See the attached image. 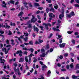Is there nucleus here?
Wrapping results in <instances>:
<instances>
[{"mask_svg":"<svg viewBox=\"0 0 79 79\" xmlns=\"http://www.w3.org/2000/svg\"><path fill=\"white\" fill-rule=\"evenodd\" d=\"M2 6L4 8H6V4H5V5H2Z\"/></svg>","mask_w":79,"mask_h":79,"instance_id":"ea45409f","label":"nucleus"},{"mask_svg":"<svg viewBox=\"0 0 79 79\" xmlns=\"http://www.w3.org/2000/svg\"><path fill=\"white\" fill-rule=\"evenodd\" d=\"M66 68L67 69H69V65H67Z\"/></svg>","mask_w":79,"mask_h":79,"instance_id":"c03bdc74","label":"nucleus"},{"mask_svg":"<svg viewBox=\"0 0 79 79\" xmlns=\"http://www.w3.org/2000/svg\"><path fill=\"white\" fill-rule=\"evenodd\" d=\"M70 15H71V16H74L75 15V14H74V12L73 11H72L70 13Z\"/></svg>","mask_w":79,"mask_h":79,"instance_id":"2eb2a0df","label":"nucleus"},{"mask_svg":"<svg viewBox=\"0 0 79 79\" xmlns=\"http://www.w3.org/2000/svg\"><path fill=\"white\" fill-rule=\"evenodd\" d=\"M73 31H68V34H71V33H73Z\"/></svg>","mask_w":79,"mask_h":79,"instance_id":"0e129e2a","label":"nucleus"},{"mask_svg":"<svg viewBox=\"0 0 79 79\" xmlns=\"http://www.w3.org/2000/svg\"><path fill=\"white\" fill-rule=\"evenodd\" d=\"M32 18L31 20V23H35V21H37V19L35 18V17L33 15H32ZM34 19H35L34 20Z\"/></svg>","mask_w":79,"mask_h":79,"instance_id":"f257e3e1","label":"nucleus"},{"mask_svg":"<svg viewBox=\"0 0 79 79\" xmlns=\"http://www.w3.org/2000/svg\"><path fill=\"white\" fill-rule=\"evenodd\" d=\"M49 48V44H48L46 46L45 49L46 50H47Z\"/></svg>","mask_w":79,"mask_h":79,"instance_id":"cd10ccee","label":"nucleus"},{"mask_svg":"<svg viewBox=\"0 0 79 79\" xmlns=\"http://www.w3.org/2000/svg\"><path fill=\"white\" fill-rule=\"evenodd\" d=\"M74 6L75 7H79V5L78 4H74Z\"/></svg>","mask_w":79,"mask_h":79,"instance_id":"5fc2aeb1","label":"nucleus"},{"mask_svg":"<svg viewBox=\"0 0 79 79\" xmlns=\"http://www.w3.org/2000/svg\"><path fill=\"white\" fill-rule=\"evenodd\" d=\"M56 21L52 22V26H54V25L55 24H56Z\"/></svg>","mask_w":79,"mask_h":79,"instance_id":"49530a36","label":"nucleus"},{"mask_svg":"<svg viewBox=\"0 0 79 79\" xmlns=\"http://www.w3.org/2000/svg\"><path fill=\"white\" fill-rule=\"evenodd\" d=\"M50 11H52L53 13H55V9H54V8H53L52 7L51 8V9L50 10Z\"/></svg>","mask_w":79,"mask_h":79,"instance_id":"1a4fd4ad","label":"nucleus"},{"mask_svg":"<svg viewBox=\"0 0 79 79\" xmlns=\"http://www.w3.org/2000/svg\"><path fill=\"white\" fill-rule=\"evenodd\" d=\"M8 35H12V32H11V31L9 30L8 31Z\"/></svg>","mask_w":79,"mask_h":79,"instance_id":"a878e982","label":"nucleus"},{"mask_svg":"<svg viewBox=\"0 0 79 79\" xmlns=\"http://www.w3.org/2000/svg\"><path fill=\"white\" fill-rule=\"evenodd\" d=\"M74 34L75 35H79V33L78 32H75Z\"/></svg>","mask_w":79,"mask_h":79,"instance_id":"a18cd8bd","label":"nucleus"},{"mask_svg":"<svg viewBox=\"0 0 79 79\" xmlns=\"http://www.w3.org/2000/svg\"><path fill=\"white\" fill-rule=\"evenodd\" d=\"M46 55V54L45 53H43L42 54L40 55V57H45V55Z\"/></svg>","mask_w":79,"mask_h":79,"instance_id":"4468645a","label":"nucleus"},{"mask_svg":"<svg viewBox=\"0 0 79 79\" xmlns=\"http://www.w3.org/2000/svg\"><path fill=\"white\" fill-rule=\"evenodd\" d=\"M32 56H34V55L32 53H31L29 56V57H30V56L32 57Z\"/></svg>","mask_w":79,"mask_h":79,"instance_id":"bf43d9fd","label":"nucleus"},{"mask_svg":"<svg viewBox=\"0 0 79 79\" xmlns=\"http://www.w3.org/2000/svg\"><path fill=\"white\" fill-rule=\"evenodd\" d=\"M35 6H40V5L38 3L35 2L34 3Z\"/></svg>","mask_w":79,"mask_h":79,"instance_id":"9b49d317","label":"nucleus"},{"mask_svg":"<svg viewBox=\"0 0 79 79\" xmlns=\"http://www.w3.org/2000/svg\"><path fill=\"white\" fill-rule=\"evenodd\" d=\"M33 59H35L33 60L34 63H36L37 62V59L35 58V57H34Z\"/></svg>","mask_w":79,"mask_h":79,"instance_id":"c756f323","label":"nucleus"},{"mask_svg":"<svg viewBox=\"0 0 79 79\" xmlns=\"http://www.w3.org/2000/svg\"><path fill=\"white\" fill-rule=\"evenodd\" d=\"M49 17H50V18H53V13H51L49 14Z\"/></svg>","mask_w":79,"mask_h":79,"instance_id":"aec40b11","label":"nucleus"},{"mask_svg":"<svg viewBox=\"0 0 79 79\" xmlns=\"http://www.w3.org/2000/svg\"><path fill=\"white\" fill-rule=\"evenodd\" d=\"M20 61L21 62H23V61H24V59L20 58Z\"/></svg>","mask_w":79,"mask_h":79,"instance_id":"680f3d73","label":"nucleus"},{"mask_svg":"<svg viewBox=\"0 0 79 79\" xmlns=\"http://www.w3.org/2000/svg\"><path fill=\"white\" fill-rule=\"evenodd\" d=\"M40 63L41 64V65H42V66H43V65H44V64H43V62L40 61Z\"/></svg>","mask_w":79,"mask_h":79,"instance_id":"6e6d98bb","label":"nucleus"},{"mask_svg":"<svg viewBox=\"0 0 79 79\" xmlns=\"http://www.w3.org/2000/svg\"><path fill=\"white\" fill-rule=\"evenodd\" d=\"M40 28V29H41V30L42 31H44V27L42 26H40V27H39Z\"/></svg>","mask_w":79,"mask_h":79,"instance_id":"4c0bfd02","label":"nucleus"},{"mask_svg":"<svg viewBox=\"0 0 79 79\" xmlns=\"http://www.w3.org/2000/svg\"><path fill=\"white\" fill-rule=\"evenodd\" d=\"M58 59H59V58H60V60H62L63 59V56L61 55H60V56H58Z\"/></svg>","mask_w":79,"mask_h":79,"instance_id":"4be33fe9","label":"nucleus"},{"mask_svg":"<svg viewBox=\"0 0 79 79\" xmlns=\"http://www.w3.org/2000/svg\"><path fill=\"white\" fill-rule=\"evenodd\" d=\"M46 11H47V13H48V11H49V8H47L46 10Z\"/></svg>","mask_w":79,"mask_h":79,"instance_id":"a19ab883","label":"nucleus"},{"mask_svg":"<svg viewBox=\"0 0 79 79\" xmlns=\"http://www.w3.org/2000/svg\"><path fill=\"white\" fill-rule=\"evenodd\" d=\"M23 15V11H21L20 12L19 14L18 15L19 17V16H22Z\"/></svg>","mask_w":79,"mask_h":79,"instance_id":"f8f14e48","label":"nucleus"},{"mask_svg":"<svg viewBox=\"0 0 79 79\" xmlns=\"http://www.w3.org/2000/svg\"><path fill=\"white\" fill-rule=\"evenodd\" d=\"M16 54H19V55L20 56H23V51L20 50L19 51H17V52H16Z\"/></svg>","mask_w":79,"mask_h":79,"instance_id":"f03ea898","label":"nucleus"},{"mask_svg":"<svg viewBox=\"0 0 79 79\" xmlns=\"http://www.w3.org/2000/svg\"><path fill=\"white\" fill-rule=\"evenodd\" d=\"M41 53L45 52V50H44V49L42 48L41 49Z\"/></svg>","mask_w":79,"mask_h":79,"instance_id":"393cba45","label":"nucleus"},{"mask_svg":"<svg viewBox=\"0 0 79 79\" xmlns=\"http://www.w3.org/2000/svg\"><path fill=\"white\" fill-rule=\"evenodd\" d=\"M68 56V53H65L64 54V56L66 57Z\"/></svg>","mask_w":79,"mask_h":79,"instance_id":"603ef678","label":"nucleus"},{"mask_svg":"<svg viewBox=\"0 0 79 79\" xmlns=\"http://www.w3.org/2000/svg\"><path fill=\"white\" fill-rule=\"evenodd\" d=\"M64 15L63 13H62L61 14H60L59 15V18L60 19H62L63 18H64Z\"/></svg>","mask_w":79,"mask_h":79,"instance_id":"20e7f679","label":"nucleus"},{"mask_svg":"<svg viewBox=\"0 0 79 79\" xmlns=\"http://www.w3.org/2000/svg\"><path fill=\"white\" fill-rule=\"evenodd\" d=\"M41 78H38V79H44L45 78L42 76H41Z\"/></svg>","mask_w":79,"mask_h":79,"instance_id":"774afa93","label":"nucleus"},{"mask_svg":"<svg viewBox=\"0 0 79 79\" xmlns=\"http://www.w3.org/2000/svg\"><path fill=\"white\" fill-rule=\"evenodd\" d=\"M5 51V54H7L8 53V51H6V48H3L2 49V51Z\"/></svg>","mask_w":79,"mask_h":79,"instance_id":"423d86ee","label":"nucleus"},{"mask_svg":"<svg viewBox=\"0 0 79 79\" xmlns=\"http://www.w3.org/2000/svg\"><path fill=\"white\" fill-rule=\"evenodd\" d=\"M25 60L27 63H28V58L27 56H25Z\"/></svg>","mask_w":79,"mask_h":79,"instance_id":"a211bd4d","label":"nucleus"},{"mask_svg":"<svg viewBox=\"0 0 79 79\" xmlns=\"http://www.w3.org/2000/svg\"><path fill=\"white\" fill-rule=\"evenodd\" d=\"M27 27L29 29H32V24L30 23L29 24L28 26H27Z\"/></svg>","mask_w":79,"mask_h":79,"instance_id":"0eeeda50","label":"nucleus"},{"mask_svg":"<svg viewBox=\"0 0 79 79\" xmlns=\"http://www.w3.org/2000/svg\"><path fill=\"white\" fill-rule=\"evenodd\" d=\"M76 69H79V64H77L76 65Z\"/></svg>","mask_w":79,"mask_h":79,"instance_id":"c9c22d12","label":"nucleus"},{"mask_svg":"<svg viewBox=\"0 0 79 79\" xmlns=\"http://www.w3.org/2000/svg\"><path fill=\"white\" fill-rule=\"evenodd\" d=\"M63 39V38H61L60 39H59V43L60 44H61V43H62V40Z\"/></svg>","mask_w":79,"mask_h":79,"instance_id":"58836bf2","label":"nucleus"},{"mask_svg":"<svg viewBox=\"0 0 79 79\" xmlns=\"http://www.w3.org/2000/svg\"><path fill=\"white\" fill-rule=\"evenodd\" d=\"M18 40H19V41L20 42V43H22V41H21V38L19 37L18 38Z\"/></svg>","mask_w":79,"mask_h":79,"instance_id":"4d7b16f0","label":"nucleus"},{"mask_svg":"<svg viewBox=\"0 0 79 79\" xmlns=\"http://www.w3.org/2000/svg\"><path fill=\"white\" fill-rule=\"evenodd\" d=\"M52 29L53 30V31H58L59 32H60V30H59V29H57L56 28L53 27Z\"/></svg>","mask_w":79,"mask_h":79,"instance_id":"6e6552de","label":"nucleus"},{"mask_svg":"<svg viewBox=\"0 0 79 79\" xmlns=\"http://www.w3.org/2000/svg\"><path fill=\"white\" fill-rule=\"evenodd\" d=\"M25 41V42H27V37H26L25 38H24L23 39Z\"/></svg>","mask_w":79,"mask_h":79,"instance_id":"3c124183","label":"nucleus"},{"mask_svg":"<svg viewBox=\"0 0 79 79\" xmlns=\"http://www.w3.org/2000/svg\"><path fill=\"white\" fill-rule=\"evenodd\" d=\"M66 18H71V15H70V14H67L66 15Z\"/></svg>","mask_w":79,"mask_h":79,"instance_id":"ddd939ff","label":"nucleus"},{"mask_svg":"<svg viewBox=\"0 0 79 79\" xmlns=\"http://www.w3.org/2000/svg\"><path fill=\"white\" fill-rule=\"evenodd\" d=\"M65 45H66V43H63L62 44H60L59 45V47H60V48H64V47H65Z\"/></svg>","mask_w":79,"mask_h":79,"instance_id":"39448f33","label":"nucleus"},{"mask_svg":"<svg viewBox=\"0 0 79 79\" xmlns=\"http://www.w3.org/2000/svg\"><path fill=\"white\" fill-rule=\"evenodd\" d=\"M29 44H30L31 45H33V43H32V41H31L29 42Z\"/></svg>","mask_w":79,"mask_h":79,"instance_id":"79ce46f5","label":"nucleus"},{"mask_svg":"<svg viewBox=\"0 0 79 79\" xmlns=\"http://www.w3.org/2000/svg\"><path fill=\"white\" fill-rule=\"evenodd\" d=\"M43 25L44 26H49L50 27H51V26H52V25L50 23L47 24V23H43Z\"/></svg>","mask_w":79,"mask_h":79,"instance_id":"9d476101","label":"nucleus"},{"mask_svg":"<svg viewBox=\"0 0 79 79\" xmlns=\"http://www.w3.org/2000/svg\"><path fill=\"white\" fill-rule=\"evenodd\" d=\"M24 35L20 36V39H24Z\"/></svg>","mask_w":79,"mask_h":79,"instance_id":"69168bd1","label":"nucleus"},{"mask_svg":"<svg viewBox=\"0 0 79 79\" xmlns=\"http://www.w3.org/2000/svg\"><path fill=\"white\" fill-rule=\"evenodd\" d=\"M28 4L29 5L30 7H32V4H31V2H29Z\"/></svg>","mask_w":79,"mask_h":79,"instance_id":"5701e85b","label":"nucleus"},{"mask_svg":"<svg viewBox=\"0 0 79 79\" xmlns=\"http://www.w3.org/2000/svg\"><path fill=\"white\" fill-rule=\"evenodd\" d=\"M42 68H47V66L45 65H44V66H42Z\"/></svg>","mask_w":79,"mask_h":79,"instance_id":"8fccbe9b","label":"nucleus"},{"mask_svg":"<svg viewBox=\"0 0 79 79\" xmlns=\"http://www.w3.org/2000/svg\"><path fill=\"white\" fill-rule=\"evenodd\" d=\"M19 2L18 1H17V2H16L15 3V5H18V4H19Z\"/></svg>","mask_w":79,"mask_h":79,"instance_id":"052dcab7","label":"nucleus"},{"mask_svg":"<svg viewBox=\"0 0 79 79\" xmlns=\"http://www.w3.org/2000/svg\"><path fill=\"white\" fill-rule=\"evenodd\" d=\"M31 58L30 57H29V60H28V63L30 64L31 63Z\"/></svg>","mask_w":79,"mask_h":79,"instance_id":"72a5a7b5","label":"nucleus"},{"mask_svg":"<svg viewBox=\"0 0 79 79\" xmlns=\"http://www.w3.org/2000/svg\"><path fill=\"white\" fill-rule=\"evenodd\" d=\"M13 65H14L15 67H16V66H18V64H17L16 62H15L13 63Z\"/></svg>","mask_w":79,"mask_h":79,"instance_id":"6ab92c4d","label":"nucleus"},{"mask_svg":"<svg viewBox=\"0 0 79 79\" xmlns=\"http://www.w3.org/2000/svg\"><path fill=\"white\" fill-rule=\"evenodd\" d=\"M5 33V32L3 31L1 29L0 30V33L2 34H3Z\"/></svg>","mask_w":79,"mask_h":79,"instance_id":"412c9836","label":"nucleus"},{"mask_svg":"<svg viewBox=\"0 0 79 79\" xmlns=\"http://www.w3.org/2000/svg\"><path fill=\"white\" fill-rule=\"evenodd\" d=\"M72 77V79H76V75H73Z\"/></svg>","mask_w":79,"mask_h":79,"instance_id":"b1692460","label":"nucleus"},{"mask_svg":"<svg viewBox=\"0 0 79 79\" xmlns=\"http://www.w3.org/2000/svg\"><path fill=\"white\" fill-rule=\"evenodd\" d=\"M18 75L19 76H20L21 75V73H19V69L18 68Z\"/></svg>","mask_w":79,"mask_h":79,"instance_id":"bb28decb","label":"nucleus"},{"mask_svg":"<svg viewBox=\"0 0 79 79\" xmlns=\"http://www.w3.org/2000/svg\"><path fill=\"white\" fill-rule=\"evenodd\" d=\"M52 35H53V34H52V33H51L50 34V36L48 37V38L49 39H50V37H52Z\"/></svg>","mask_w":79,"mask_h":79,"instance_id":"13d9d810","label":"nucleus"},{"mask_svg":"<svg viewBox=\"0 0 79 79\" xmlns=\"http://www.w3.org/2000/svg\"><path fill=\"white\" fill-rule=\"evenodd\" d=\"M55 5L54 6V8H55L56 10H57V8H58V6L56 4H55Z\"/></svg>","mask_w":79,"mask_h":79,"instance_id":"dca6fc26","label":"nucleus"},{"mask_svg":"<svg viewBox=\"0 0 79 79\" xmlns=\"http://www.w3.org/2000/svg\"><path fill=\"white\" fill-rule=\"evenodd\" d=\"M24 68V67H23V65L22 64L21 67L20 68V69L21 71H23V69Z\"/></svg>","mask_w":79,"mask_h":79,"instance_id":"473e14b6","label":"nucleus"},{"mask_svg":"<svg viewBox=\"0 0 79 79\" xmlns=\"http://www.w3.org/2000/svg\"><path fill=\"white\" fill-rule=\"evenodd\" d=\"M24 35L26 36V37H27L28 36V35H29V34L28 33H24Z\"/></svg>","mask_w":79,"mask_h":79,"instance_id":"37998d69","label":"nucleus"},{"mask_svg":"<svg viewBox=\"0 0 79 79\" xmlns=\"http://www.w3.org/2000/svg\"><path fill=\"white\" fill-rule=\"evenodd\" d=\"M5 25H6L5 27H6V28L7 27H8V28H10V26H8V24H7V23H6Z\"/></svg>","mask_w":79,"mask_h":79,"instance_id":"c85d7f7f","label":"nucleus"},{"mask_svg":"<svg viewBox=\"0 0 79 79\" xmlns=\"http://www.w3.org/2000/svg\"><path fill=\"white\" fill-rule=\"evenodd\" d=\"M38 9L39 10H43V8L42 7H39L38 8Z\"/></svg>","mask_w":79,"mask_h":79,"instance_id":"de8ad7c7","label":"nucleus"},{"mask_svg":"<svg viewBox=\"0 0 79 79\" xmlns=\"http://www.w3.org/2000/svg\"><path fill=\"white\" fill-rule=\"evenodd\" d=\"M9 2L12 4H14L15 3V1H14L10 0L9 1Z\"/></svg>","mask_w":79,"mask_h":79,"instance_id":"2f4dec72","label":"nucleus"},{"mask_svg":"<svg viewBox=\"0 0 79 79\" xmlns=\"http://www.w3.org/2000/svg\"><path fill=\"white\" fill-rule=\"evenodd\" d=\"M72 42L73 44H74V45H75V42H76V41H75V40H72Z\"/></svg>","mask_w":79,"mask_h":79,"instance_id":"e433bc0d","label":"nucleus"},{"mask_svg":"<svg viewBox=\"0 0 79 79\" xmlns=\"http://www.w3.org/2000/svg\"><path fill=\"white\" fill-rule=\"evenodd\" d=\"M33 30L34 31H36V32H37V33H39V28H38L37 27H35V25L33 26Z\"/></svg>","mask_w":79,"mask_h":79,"instance_id":"7ed1b4c3","label":"nucleus"},{"mask_svg":"<svg viewBox=\"0 0 79 79\" xmlns=\"http://www.w3.org/2000/svg\"><path fill=\"white\" fill-rule=\"evenodd\" d=\"M39 42H40V43H42V42H43V40L39 39Z\"/></svg>","mask_w":79,"mask_h":79,"instance_id":"09e8293b","label":"nucleus"},{"mask_svg":"<svg viewBox=\"0 0 79 79\" xmlns=\"http://www.w3.org/2000/svg\"><path fill=\"white\" fill-rule=\"evenodd\" d=\"M20 47H22V48H24L25 47V46L24 44H22L20 45Z\"/></svg>","mask_w":79,"mask_h":79,"instance_id":"e2e57ef3","label":"nucleus"},{"mask_svg":"<svg viewBox=\"0 0 79 79\" xmlns=\"http://www.w3.org/2000/svg\"><path fill=\"white\" fill-rule=\"evenodd\" d=\"M23 50H25V51H27V50H28L27 49V48H26L25 47L23 48Z\"/></svg>","mask_w":79,"mask_h":79,"instance_id":"864d4df0","label":"nucleus"},{"mask_svg":"<svg viewBox=\"0 0 79 79\" xmlns=\"http://www.w3.org/2000/svg\"><path fill=\"white\" fill-rule=\"evenodd\" d=\"M29 50L31 51V53H33L34 52V49L31 48L29 49Z\"/></svg>","mask_w":79,"mask_h":79,"instance_id":"f704fd0d","label":"nucleus"},{"mask_svg":"<svg viewBox=\"0 0 79 79\" xmlns=\"http://www.w3.org/2000/svg\"><path fill=\"white\" fill-rule=\"evenodd\" d=\"M35 44H39V43L37 41H36L35 42Z\"/></svg>","mask_w":79,"mask_h":79,"instance_id":"338daca9","label":"nucleus"},{"mask_svg":"<svg viewBox=\"0 0 79 79\" xmlns=\"http://www.w3.org/2000/svg\"><path fill=\"white\" fill-rule=\"evenodd\" d=\"M74 64L73 63H71L69 65L70 67L71 68H74Z\"/></svg>","mask_w":79,"mask_h":79,"instance_id":"f3484780","label":"nucleus"},{"mask_svg":"<svg viewBox=\"0 0 79 79\" xmlns=\"http://www.w3.org/2000/svg\"><path fill=\"white\" fill-rule=\"evenodd\" d=\"M51 74V71L49 70L47 73V76H49V74Z\"/></svg>","mask_w":79,"mask_h":79,"instance_id":"7c9ffc66","label":"nucleus"}]
</instances>
